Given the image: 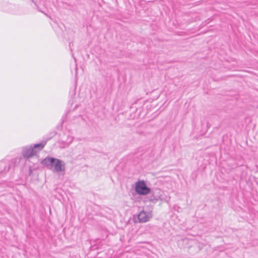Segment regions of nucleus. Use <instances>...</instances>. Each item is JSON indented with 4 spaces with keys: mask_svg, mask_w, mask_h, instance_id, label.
Listing matches in <instances>:
<instances>
[{
    "mask_svg": "<svg viewBox=\"0 0 258 258\" xmlns=\"http://www.w3.org/2000/svg\"><path fill=\"white\" fill-rule=\"evenodd\" d=\"M46 142L47 141H44L39 144H35L33 147H24L22 150L24 158L28 159L36 154L44 148Z\"/></svg>",
    "mask_w": 258,
    "mask_h": 258,
    "instance_id": "obj_2",
    "label": "nucleus"
},
{
    "mask_svg": "<svg viewBox=\"0 0 258 258\" xmlns=\"http://www.w3.org/2000/svg\"><path fill=\"white\" fill-rule=\"evenodd\" d=\"M34 4H35V5H36V4H35V3L33 1V2Z\"/></svg>",
    "mask_w": 258,
    "mask_h": 258,
    "instance_id": "obj_9",
    "label": "nucleus"
},
{
    "mask_svg": "<svg viewBox=\"0 0 258 258\" xmlns=\"http://www.w3.org/2000/svg\"><path fill=\"white\" fill-rule=\"evenodd\" d=\"M20 158H15L11 160L4 159L0 162V168H3L2 171H8L11 168H14L18 165L20 162Z\"/></svg>",
    "mask_w": 258,
    "mask_h": 258,
    "instance_id": "obj_3",
    "label": "nucleus"
},
{
    "mask_svg": "<svg viewBox=\"0 0 258 258\" xmlns=\"http://www.w3.org/2000/svg\"><path fill=\"white\" fill-rule=\"evenodd\" d=\"M76 74H77V66H76Z\"/></svg>",
    "mask_w": 258,
    "mask_h": 258,
    "instance_id": "obj_8",
    "label": "nucleus"
},
{
    "mask_svg": "<svg viewBox=\"0 0 258 258\" xmlns=\"http://www.w3.org/2000/svg\"><path fill=\"white\" fill-rule=\"evenodd\" d=\"M135 191L139 195H147L151 192V189L144 180H139L136 183Z\"/></svg>",
    "mask_w": 258,
    "mask_h": 258,
    "instance_id": "obj_5",
    "label": "nucleus"
},
{
    "mask_svg": "<svg viewBox=\"0 0 258 258\" xmlns=\"http://www.w3.org/2000/svg\"><path fill=\"white\" fill-rule=\"evenodd\" d=\"M163 191L159 189H156L153 191L152 195L146 198L148 201L156 203L158 201L160 200L166 202H168L170 197L168 196L164 197Z\"/></svg>",
    "mask_w": 258,
    "mask_h": 258,
    "instance_id": "obj_4",
    "label": "nucleus"
},
{
    "mask_svg": "<svg viewBox=\"0 0 258 258\" xmlns=\"http://www.w3.org/2000/svg\"><path fill=\"white\" fill-rule=\"evenodd\" d=\"M71 43H70L69 44L70 47H71Z\"/></svg>",
    "mask_w": 258,
    "mask_h": 258,
    "instance_id": "obj_11",
    "label": "nucleus"
},
{
    "mask_svg": "<svg viewBox=\"0 0 258 258\" xmlns=\"http://www.w3.org/2000/svg\"><path fill=\"white\" fill-rule=\"evenodd\" d=\"M41 163L53 172H64L66 170L64 162L53 157H47L41 161Z\"/></svg>",
    "mask_w": 258,
    "mask_h": 258,
    "instance_id": "obj_1",
    "label": "nucleus"
},
{
    "mask_svg": "<svg viewBox=\"0 0 258 258\" xmlns=\"http://www.w3.org/2000/svg\"><path fill=\"white\" fill-rule=\"evenodd\" d=\"M30 1H31L32 2H33V0H30Z\"/></svg>",
    "mask_w": 258,
    "mask_h": 258,
    "instance_id": "obj_10",
    "label": "nucleus"
},
{
    "mask_svg": "<svg viewBox=\"0 0 258 258\" xmlns=\"http://www.w3.org/2000/svg\"><path fill=\"white\" fill-rule=\"evenodd\" d=\"M69 139H70V143H71V142H72V141H73V138H72V137H71L69 138Z\"/></svg>",
    "mask_w": 258,
    "mask_h": 258,
    "instance_id": "obj_7",
    "label": "nucleus"
},
{
    "mask_svg": "<svg viewBox=\"0 0 258 258\" xmlns=\"http://www.w3.org/2000/svg\"><path fill=\"white\" fill-rule=\"evenodd\" d=\"M153 217L152 211H141L138 215V220L140 223H146L150 220Z\"/></svg>",
    "mask_w": 258,
    "mask_h": 258,
    "instance_id": "obj_6",
    "label": "nucleus"
}]
</instances>
